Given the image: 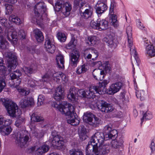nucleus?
Returning <instances> with one entry per match:
<instances>
[{
	"mask_svg": "<svg viewBox=\"0 0 155 155\" xmlns=\"http://www.w3.org/2000/svg\"><path fill=\"white\" fill-rule=\"evenodd\" d=\"M91 65L92 66L100 67L102 65V64L101 61H96L92 62Z\"/></svg>",
	"mask_w": 155,
	"mask_h": 155,
	"instance_id": "bf43d9fd",
	"label": "nucleus"
},
{
	"mask_svg": "<svg viewBox=\"0 0 155 155\" xmlns=\"http://www.w3.org/2000/svg\"><path fill=\"white\" fill-rule=\"evenodd\" d=\"M44 118L36 114H33L31 117V120L32 121L40 122L44 121Z\"/></svg>",
	"mask_w": 155,
	"mask_h": 155,
	"instance_id": "473e14b6",
	"label": "nucleus"
},
{
	"mask_svg": "<svg viewBox=\"0 0 155 155\" xmlns=\"http://www.w3.org/2000/svg\"><path fill=\"white\" fill-rule=\"evenodd\" d=\"M82 0H74V3L76 6H78L80 8V14L81 17L85 19L91 17L92 14V9L90 8L85 9V4L82 2Z\"/></svg>",
	"mask_w": 155,
	"mask_h": 155,
	"instance_id": "39448f33",
	"label": "nucleus"
},
{
	"mask_svg": "<svg viewBox=\"0 0 155 155\" xmlns=\"http://www.w3.org/2000/svg\"><path fill=\"white\" fill-rule=\"evenodd\" d=\"M35 13L36 16V21L41 19V17H40V13H44L46 10V6L43 2H40L37 3L35 7Z\"/></svg>",
	"mask_w": 155,
	"mask_h": 155,
	"instance_id": "1a4fd4ad",
	"label": "nucleus"
},
{
	"mask_svg": "<svg viewBox=\"0 0 155 155\" xmlns=\"http://www.w3.org/2000/svg\"><path fill=\"white\" fill-rule=\"evenodd\" d=\"M95 8L98 14H101L107 10V6L106 3H101L100 2H98L96 5Z\"/></svg>",
	"mask_w": 155,
	"mask_h": 155,
	"instance_id": "4be33fe9",
	"label": "nucleus"
},
{
	"mask_svg": "<svg viewBox=\"0 0 155 155\" xmlns=\"http://www.w3.org/2000/svg\"><path fill=\"white\" fill-rule=\"evenodd\" d=\"M147 54L150 57H154L155 56V48L152 45H148L147 46L146 48Z\"/></svg>",
	"mask_w": 155,
	"mask_h": 155,
	"instance_id": "a878e982",
	"label": "nucleus"
},
{
	"mask_svg": "<svg viewBox=\"0 0 155 155\" xmlns=\"http://www.w3.org/2000/svg\"><path fill=\"white\" fill-rule=\"evenodd\" d=\"M9 43L4 39L2 37L0 36V48L5 49L8 48Z\"/></svg>",
	"mask_w": 155,
	"mask_h": 155,
	"instance_id": "f704fd0d",
	"label": "nucleus"
},
{
	"mask_svg": "<svg viewBox=\"0 0 155 155\" xmlns=\"http://www.w3.org/2000/svg\"><path fill=\"white\" fill-rule=\"evenodd\" d=\"M98 28L97 29L99 31L105 30L108 28V22L105 20H100L98 19Z\"/></svg>",
	"mask_w": 155,
	"mask_h": 155,
	"instance_id": "393cba45",
	"label": "nucleus"
},
{
	"mask_svg": "<svg viewBox=\"0 0 155 155\" xmlns=\"http://www.w3.org/2000/svg\"><path fill=\"white\" fill-rule=\"evenodd\" d=\"M56 60L58 67L59 68H64V61L63 56L61 54H59L56 56Z\"/></svg>",
	"mask_w": 155,
	"mask_h": 155,
	"instance_id": "c85d7f7f",
	"label": "nucleus"
},
{
	"mask_svg": "<svg viewBox=\"0 0 155 155\" xmlns=\"http://www.w3.org/2000/svg\"><path fill=\"white\" fill-rule=\"evenodd\" d=\"M2 102L10 116L14 117H19L21 114V110L18 109L16 104L12 101L7 98L2 99Z\"/></svg>",
	"mask_w": 155,
	"mask_h": 155,
	"instance_id": "7ed1b4c3",
	"label": "nucleus"
},
{
	"mask_svg": "<svg viewBox=\"0 0 155 155\" xmlns=\"http://www.w3.org/2000/svg\"><path fill=\"white\" fill-rule=\"evenodd\" d=\"M152 117V114L147 112L146 113L144 114L143 118L141 119V123H143L144 119L146 120H150L151 119Z\"/></svg>",
	"mask_w": 155,
	"mask_h": 155,
	"instance_id": "3c124183",
	"label": "nucleus"
},
{
	"mask_svg": "<svg viewBox=\"0 0 155 155\" xmlns=\"http://www.w3.org/2000/svg\"><path fill=\"white\" fill-rule=\"evenodd\" d=\"M0 24L6 28H8L10 27L9 23L7 21V20L5 18H0Z\"/></svg>",
	"mask_w": 155,
	"mask_h": 155,
	"instance_id": "49530a36",
	"label": "nucleus"
},
{
	"mask_svg": "<svg viewBox=\"0 0 155 155\" xmlns=\"http://www.w3.org/2000/svg\"><path fill=\"white\" fill-rule=\"evenodd\" d=\"M112 125L111 124H109L105 126L104 128V130L105 134H108L112 130Z\"/></svg>",
	"mask_w": 155,
	"mask_h": 155,
	"instance_id": "4d7b16f0",
	"label": "nucleus"
},
{
	"mask_svg": "<svg viewBox=\"0 0 155 155\" xmlns=\"http://www.w3.org/2000/svg\"><path fill=\"white\" fill-rule=\"evenodd\" d=\"M152 152L155 150V139H153L151 141L150 146Z\"/></svg>",
	"mask_w": 155,
	"mask_h": 155,
	"instance_id": "0e129e2a",
	"label": "nucleus"
},
{
	"mask_svg": "<svg viewBox=\"0 0 155 155\" xmlns=\"http://www.w3.org/2000/svg\"><path fill=\"white\" fill-rule=\"evenodd\" d=\"M88 54L86 56L87 59L92 58V60H95L98 57V52L94 49H90L88 51Z\"/></svg>",
	"mask_w": 155,
	"mask_h": 155,
	"instance_id": "b1692460",
	"label": "nucleus"
},
{
	"mask_svg": "<svg viewBox=\"0 0 155 155\" xmlns=\"http://www.w3.org/2000/svg\"><path fill=\"white\" fill-rule=\"evenodd\" d=\"M45 97L42 95H39L38 98L37 104L38 106H40L43 104Z\"/></svg>",
	"mask_w": 155,
	"mask_h": 155,
	"instance_id": "09e8293b",
	"label": "nucleus"
},
{
	"mask_svg": "<svg viewBox=\"0 0 155 155\" xmlns=\"http://www.w3.org/2000/svg\"><path fill=\"white\" fill-rule=\"evenodd\" d=\"M110 17L111 20V24L115 27H117L119 25L118 21L117 19L116 15L114 14L110 15Z\"/></svg>",
	"mask_w": 155,
	"mask_h": 155,
	"instance_id": "58836bf2",
	"label": "nucleus"
},
{
	"mask_svg": "<svg viewBox=\"0 0 155 155\" xmlns=\"http://www.w3.org/2000/svg\"><path fill=\"white\" fill-rule=\"evenodd\" d=\"M5 6L6 10V14H9L11 13L13 9L12 6L8 4H6Z\"/></svg>",
	"mask_w": 155,
	"mask_h": 155,
	"instance_id": "8fccbe9b",
	"label": "nucleus"
},
{
	"mask_svg": "<svg viewBox=\"0 0 155 155\" xmlns=\"http://www.w3.org/2000/svg\"><path fill=\"white\" fill-rule=\"evenodd\" d=\"M52 135L53 136V139L52 141V144L53 146L58 147H61L64 144V142L63 138L58 135L54 136L53 133H52Z\"/></svg>",
	"mask_w": 155,
	"mask_h": 155,
	"instance_id": "f3484780",
	"label": "nucleus"
},
{
	"mask_svg": "<svg viewBox=\"0 0 155 155\" xmlns=\"http://www.w3.org/2000/svg\"><path fill=\"white\" fill-rule=\"evenodd\" d=\"M50 77L51 76L48 73L42 76L41 81L43 82H47L49 81Z\"/></svg>",
	"mask_w": 155,
	"mask_h": 155,
	"instance_id": "6e6d98bb",
	"label": "nucleus"
},
{
	"mask_svg": "<svg viewBox=\"0 0 155 155\" xmlns=\"http://www.w3.org/2000/svg\"><path fill=\"white\" fill-rule=\"evenodd\" d=\"M101 123L102 121L100 119L94 116L91 121H90L89 124L94 127H96L101 124Z\"/></svg>",
	"mask_w": 155,
	"mask_h": 155,
	"instance_id": "7c9ffc66",
	"label": "nucleus"
},
{
	"mask_svg": "<svg viewBox=\"0 0 155 155\" xmlns=\"http://www.w3.org/2000/svg\"><path fill=\"white\" fill-rule=\"evenodd\" d=\"M6 85L5 80L2 77L0 78V91L1 92Z\"/></svg>",
	"mask_w": 155,
	"mask_h": 155,
	"instance_id": "603ef678",
	"label": "nucleus"
},
{
	"mask_svg": "<svg viewBox=\"0 0 155 155\" xmlns=\"http://www.w3.org/2000/svg\"><path fill=\"white\" fill-rule=\"evenodd\" d=\"M98 109L103 112L109 113L112 112L113 110L112 106L106 102L101 101L100 105L97 106Z\"/></svg>",
	"mask_w": 155,
	"mask_h": 155,
	"instance_id": "2eb2a0df",
	"label": "nucleus"
},
{
	"mask_svg": "<svg viewBox=\"0 0 155 155\" xmlns=\"http://www.w3.org/2000/svg\"><path fill=\"white\" fill-rule=\"evenodd\" d=\"M35 34V37L38 42H41L43 41L44 38L42 32L38 29H36L34 31Z\"/></svg>",
	"mask_w": 155,
	"mask_h": 155,
	"instance_id": "c756f323",
	"label": "nucleus"
},
{
	"mask_svg": "<svg viewBox=\"0 0 155 155\" xmlns=\"http://www.w3.org/2000/svg\"><path fill=\"white\" fill-rule=\"evenodd\" d=\"M105 74L104 71L100 70V72L96 79L98 81H101L104 79Z\"/></svg>",
	"mask_w": 155,
	"mask_h": 155,
	"instance_id": "37998d69",
	"label": "nucleus"
},
{
	"mask_svg": "<svg viewBox=\"0 0 155 155\" xmlns=\"http://www.w3.org/2000/svg\"><path fill=\"white\" fill-rule=\"evenodd\" d=\"M94 116L92 113L87 112L84 114L83 118V120L89 124L90 121H91Z\"/></svg>",
	"mask_w": 155,
	"mask_h": 155,
	"instance_id": "2f4dec72",
	"label": "nucleus"
},
{
	"mask_svg": "<svg viewBox=\"0 0 155 155\" xmlns=\"http://www.w3.org/2000/svg\"><path fill=\"white\" fill-rule=\"evenodd\" d=\"M3 61L2 59L0 58V72L4 75L5 74V68L3 65Z\"/></svg>",
	"mask_w": 155,
	"mask_h": 155,
	"instance_id": "c03bdc74",
	"label": "nucleus"
},
{
	"mask_svg": "<svg viewBox=\"0 0 155 155\" xmlns=\"http://www.w3.org/2000/svg\"><path fill=\"white\" fill-rule=\"evenodd\" d=\"M9 21L17 25H19L21 23L20 19L16 16L12 15L9 18Z\"/></svg>",
	"mask_w": 155,
	"mask_h": 155,
	"instance_id": "e433bc0d",
	"label": "nucleus"
},
{
	"mask_svg": "<svg viewBox=\"0 0 155 155\" xmlns=\"http://www.w3.org/2000/svg\"><path fill=\"white\" fill-rule=\"evenodd\" d=\"M103 66L104 67V69L106 72H108L110 71V64L109 61H105L103 64Z\"/></svg>",
	"mask_w": 155,
	"mask_h": 155,
	"instance_id": "13d9d810",
	"label": "nucleus"
},
{
	"mask_svg": "<svg viewBox=\"0 0 155 155\" xmlns=\"http://www.w3.org/2000/svg\"><path fill=\"white\" fill-rule=\"evenodd\" d=\"M137 25L139 28L141 29H143L144 28V27L143 26V25L141 23L140 20H137Z\"/></svg>",
	"mask_w": 155,
	"mask_h": 155,
	"instance_id": "774afa93",
	"label": "nucleus"
},
{
	"mask_svg": "<svg viewBox=\"0 0 155 155\" xmlns=\"http://www.w3.org/2000/svg\"><path fill=\"white\" fill-rule=\"evenodd\" d=\"M105 137L104 134L101 133L97 132L95 133L91 137L90 139L88 144L93 146H98V147L102 146H106V145L109 146V145L107 144L103 145Z\"/></svg>",
	"mask_w": 155,
	"mask_h": 155,
	"instance_id": "0eeeda50",
	"label": "nucleus"
},
{
	"mask_svg": "<svg viewBox=\"0 0 155 155\" xmlns=\"http://www.w3.org/2000/svg\"><path fill=\"white\" fill-rule=\"evenodd\" d=\"M123 83L120 82H117L111 84L107 89V93L110 95H113L119 91L121 88Z\"/></svg>",
	"mask_w": 155,
	"mask_h": 155,
	"instance_id": "4468645a",
	"label": "nucleus"
},
{
	"mask_svg": "<svg viewBox=\"0 0 155 155\" xmlns=\"http://www.w3.org/2000/svg\"><path fill=\"white\" fill-rule=\"evenodd\" d=\"M117 133L116 130H112L110 133L107 134H105L104 137L106 138H108L109 139H111L114 140L117 136Z\"/></svg>",
	"mask_w": 155,
	"mask_h": 155,
	"instance_id": "72a5a7b5",
	"label": "nucleus"
},
{
	"mask_svg": "<svg viewBox=\"0 0 155 155\" xmlns=\"http://www.w3.org/2000/svg\"><path fill=\"white\" fill-rule=\"evenodd\" d=\"M61 72H58L54 73L53 74V77L54 81L57 82H59L61 77Z\"/></svg>",
	"mask_w": 155,
	"mask_h": 155,
	"instance_id": "a18cd8bd",
	"label": "nucleus"
},
{
	"mask_svg": "<svg viewBox=\"0 0 155 155\" xmlns=\"http://www.w3.org/2000/svg\"><path fill=\"white\" fill-rule=\"evenodd\" d=\"M103 40L111 48H115L117 46L116 40L111 35L107 36L104 38Z\"/></svg>",
	"mask_w": 155,
	"mask_h": 155,
	"instance_id": "aec40b11",
	"label": "nucleus"
},
{
	"mask_svg": "<svg viewBox=\"0 0 155 155\" xmlns=\"http://www.w3.org/2000/svg\"><path fill=\"white\" fill-rule=\"evenodd\" d=\"M77 43V41L76 40L75 38L73 37H72L70 42L65 47L67 49H71L74 48L76 46Z\"/></svg>",
	"mask_w": 155,
	"mask_h": 155,
	"instance_id": "c9c22d12",
	"label": "nucleus"
},
{
	"mask_svg": "<svg viewBox=\"0 0 155 155\" xmlns=\"http://www.w3.org/2000/svg\"><path fill=\"white\" fill-rule=\"evenodd\" d=\"M63 2L61 0H58L55 3L54 8L55 10L57 12L61 11L62 8L63 14L66 17L68 16L70 13L71 9V5L68 2H66L64 5Z\"/></svg>",
	"mask_w": 155,
	"mask_h": 155,
	"instance_id": "423d86ee",
	"label": "nucleus"
},
{
	"mask_svg": "<svg viewBox=\"0 0 155 155\" xmlns=\"http://www.w3.org/2000/svg\"><path fill=\"white\" fill-rule=\"evenodd\" d=\"M24 72L26 74L28 73H32L34 71V70L32 68L30 67H25L23 68Z\"/></svg>",
	"mask_w": 155,
	"mask_h": 155,
	"instance_id": "5fc2aeb1",
	"label": "nucleus"
},
{
	"mask_svg": "<svg viewBox=\"0 0 155 155\" xmlns=\"http://www.w3.org/2000/svg\"><path fill=\"white\" fill-rule=\"evenodd\" d=\"M27 132L25 130H23L18 133L16 142L20 147H24L29 139V137L27 135Z\"/></svg>",
	"mask_w": 155,
	"mask_h": 155,
	"instance_id": "6e6552de",
	"label": "nucleus"
},
{
	"mask_svg": "<svg viewBox=\"0 0 155 155\" xmlns=\"http://www.w3.org/2000/svg\"><path fill=\"white\" fill-rule=\"evenodd\" d=\"M12 120L10 119H4V124L1 126H10V125L12 123Z\"/></svg>",
	"mask_w": 155,
	"mask_h": 155,
	"instance_id": "052dcab7",
	"label": "nucleus"
},
{
	"mask_svg": "<svg viewBox=\"0 0 155 155\" xmlns=\"http://www.w3.org/2000/svg\"><path fill=\"white\" fill-rule=\"evenodd\" d=\"M5 37L12 43L14 44L16 43L17 41V35L16 32L15 30L8 31L5 34Z\"/></svg>",
	"mask_w": 155,
	"mask_h": 155,
	"instance_id": "dca6fc26",
	"label": "nucleus"
},
{
	"mask_svg": "<svg viewBox=\"0 0 155 155\" xmlns=\"http://www.w3.org/2000/svg\"><path fill=\"white\" fill-rule=\"evenodd\" d=\"M59 110L63 114L68 117L67 121L68 123L72 125H77L80 123V119L76 118L75 114L74 108L71 104L66 102H64L57 107Z\"/></svg>",
	"mask_w": 155,
	"mask_h": 155,
	"instance_id": "f03ea898",
	"label": "nucleus"
},
{
	"mask_svg": "<svg viewBox=\"0 0 155 155\" xmlns=\"http://www.w3.org/2000/svg\"><path fill=\"white\" fill-rule=\"evenodd\" d=\"M35 81L34 80H29L28 82L29 86L31 87H34L35 85Z\"/></svg>",
	"mask_w": 155,
	"mask_h": 155,
	"instance_id": "69168bd1",
	"label": "nucleus"
},
{
	"mask_svg": "<svg viewBox=\"0 0 155 155\" xmlns=\"http://www.w3.org/2000/svg\"><path fill=\"white\" fill-rule=\"evenodd\" d=\"M64 91L61 86H59L57 88L54 94V99L58 101H59L64 98Z\"/></svg>",
	"mask_w": 155,
	"mask_h": 155,
	"instance_id": "6ab92c4d",
	"label": "nucleus"
},
{
	"mask_svg": "<svg viewBox=\"0 0 155 155\" xmlns=\"http://www.w3.org/2000/svg\"><path fill=\"white\" fill-rule=\"evenodd\" d=\"M121 139V141L120 143H119L117 141L113 140L112 143V147L114 148H117L119 147L120 146H121L124 142L122 139Z\"/></svg>",
	"mask_w": 155,
	"mask_h": 155,
	"instance_id": "79ce46f5",
	"label": "nucleus"
},
{
	"mask_svg": "<svg viewBox=\"0 0 155 155\" xmlns=\"http://www.w3.org/2000/svg\"><path fill=\"white\" fill-rule=\"evenodd\" d=\"M114 5L113 3L111 4L110 6V8L109 14L110 15H112L114 14Z\"/></svg>",
	"mask_w": 155,
	"mask_h": 155,
	"instance_id": "338daca9",
	"label": "nucleus"
},
{
	"mask_svg": "<svg viewBox=\"0 0 155 155\" xmlns=\"http://www.w3.org/2000/svg\"><path fill=\"white\" fill-rule=\"evenodd\" d=\"M87 70L86 66L85 65H83L78 67L76 70V73L79 74L85 72Z\"/></svg>",
	"mask_w": 155,
	"mask_h": 155,
	"instance_id": "4c0bfd02",
	"label": "nucleus"
},
{
	"mask_svg": "<svg viewBox=\"0 0 155 155\" xmlns=\"http://www.w3.org/2000/svg\"><path fill=\"white\" fill-rule=\"evenodd\" d=\"M21 75V74L19 70H16L10 74V76L12 81L13 80L16 79L15 81H14L15 82L13 84H10L11 86L17 88L19 85L21 81V79L19 77Z\"/></svg>",
	"mask_w": 155,
	"mask_h": 155,
	"instance_id": "9b49d317",
	"label": "nucleus"
},
{
	"mask_svg": "<svg viewBox=\"0 0 155 155\" xmlns=\"http://www.w3.org/2000/svg\"><path fill=\"white\" fill-rule=\"evenodd\" d=\"M70 155H84L82 151L80 150L72 149L69 151Z\"/></svg>",
	"mask_w": 155,
	"mask_h": 155,
	"instance_id": "ea45409f",
	"label": "nucleus"
},
{
	"mask_svg": "<svg viewBox=\"0 0 155 155\" xmlns=\"http://www.w3.org/2000/svg\"><path fill=\"white\" fill-rule=\"evenodd\" d=\"M101 87L99 86H91L89 88L88 91L80 90L77 92L74 87H71L67 94L68 99L71 101H76V93L80 97H86L88 98H94L95 96V94H102L104 92L101 90Z\"/></svg>",
	"mask_w": 155,
	"mask_h": 155,
	"instance_id": "f257e3e1",
	"label": "nucleus"
},
{
	"mask_svg": "<svg viewBox=\"0 0 155 155\" xmlns=\"http://www.w3.org/2000/svg\"><path fill=\"white\" fill-rule=\"evenodd\" d=\"M126 32L128 37H132V28L130 26H128L127 27Z\"/></svg>",
	"mask_w": 155,
	"mask_h": 155,
	"instance_id": "e2e57ef3",
	"label": "nucleus"
},
{
	"mask_svg": "<svg viewBox=\"0 0 155 155\" xmlns=\"http://www.w3.org/2000/svg\"><path fill=\"white\" fill-rule=\"evenodd\" d=\"M101 69H94L92 72V75L94 78L96 79L97 75H98Z\"/></svg>",
	"mask_w": 155,
	"mask_h": 155,
	"instance_id": "680f3d73",
	"label": "nucleus"
},
{
	"mask_svg": "<svg viewBox=\"0 0 155 155\" xmlns=\"http://www.w3.org/2000/svg\"><path fill=\"white\" fill-rule=\"evenodd\" d=\"M49 149V146L45 145L38 148L36 150V153L38 155H41L48 151Z\"/></svg>",
	"mask_w": 155,
	"mask_h": 155,
	"instance_id": "cd10ccee",
	"label": "nucleus"
},
{
	"mask_svg": "<svg viewBox=\"0 0 155 155\" xmlns=\"http://www.w3.org/2000/svg\"><path fill=\"white\" fill-rule=\"evenodd\" d=\"M34 101L32 97H24L20 102V105L21 107L25 108L33 105Z\"/></svg>",
	"mask_w": 155,
	"mask_h": 155,
	"instance_id": "412c9836",
	"label": "nucleus"
},
{
	"mask_svg": "<svg viewBox=\"0 0 155 155\" xmlns=\"http://www.w3.org/2000/svg\"><path fill=\"white\" fill-rule=\"evenodd\" d=\"M145 92L143 90H140L136 92V95L137 98H140L141 101L144 100Z\"/></svg>",
	"mask_w": 155,
	"mask_h": 155,
	"instance_id": "a19ab883",
	"label": "nucleus"
},
{
	"mask_svg": "<svg viewBox=\"0 0 155 155\" xmlns=\"http://www.w3.org/2000/svg\"><path fill=\"white\" fill-rule=\"evenodd\" d=\"M98 20L96 22L92 20L90 22V26L94 29H97V28H98Z\"/></svg>",
	"mask_w": 155,
	"mask_h": 155,
	"instance_id": "864d4df0",
	"label": "nucleus"
},
{
	"mask_svg": "<svg viewBox=\"0 0 155 155\" xmlns=\"http://www.w3.org/2000/svg\"><path fill=\"white\" fill-rule=\"evenodd\" d=\"M12 131L10 126H1L0 133L3 135H8L10 134Z\"/></svg>",
	"mask_w": 155,
	"mask_h": 155,
	"instance_id": "bb28decb",
	"label": "nucleus"
},
{
	"mask_svg": "<svg viewBox=\"0 0 155 155\" xmlns=\"http://www.w3.org/2000/svg\"><path fill=\"white\" fill-rule=\"evenodd\" d=\"M99 38L95 36H90L86 38V42L87 44L90 46H93L97 44Z\"/></svg>",
	"mask_w": 155,
	"mask_h": 155,
	"instance_id": "5701e85b",
	"label": "nucleus"
},
{
	"mask_svg": "<svg viewBox=\"0 0 155 155\" xmlns=\"http://www.w3.org/2000/svg\"><path fill=\"white\" fill-rule=\"evenodd\" d=\"M8 70L10 72L12 69H14L17 64L16 56L13 55L11 53H9L7 54Z\"/></svg>",
	"mask_w": 155,
	"mask_h": 155,
	"instance_id": "f8f14e48",
	"label": "nucleus"
},
{
	"mask_svg": "<svg viewBox=\"0 0 155 155\" xmlns=\"http://www.w3.org/2000/svg\"><path fill=\"white\" fill-rule=\"evenodd\" d=\"M98 147L88 144L86 150V155H105L109 152V146Z\"/></svg>",
	"mask_w": 155,
	"mask_h": 155,
	"instance_id": "20e7f679",
	"label": "nucleus"
},
{
	"mask_svg": "<svg viewBox=\"0 0 155 155\" xmlns=\"http://www.w3.org/2000/svg\"><path fill=\"white\" fill-rule=\"evenodd\" d=\"M80 56L79 52L74 49L71 54L70 64L74 67L77 66L79 61V58Z\"/></svg>",
	"mask_w": 155,
	"mask_h": 155,
	"instance_id": "a211bd4d",
	"label": "nucleus"
},
{
	"mask_svg": "<svg viewBox=\"0 0 155 155\" xmlns=\"http://www.w3.org/2000/svg\"><path fill=\"white\" fill-rule=\"evenodd\" d=\"M128 46L130 48L131 54V55H133L135 59L134 60H133L131 61V62L133 65V68L134 69L133 71H134V64L136 65L137 64V62L139 61L138 57L135 47L133 46V42L132 37H128Z\"/></svg>",
	"mask_w": 155,
	"mask_h": 155,
	"instance_id": "9d476101",
	"label": "nucleus"
},
{
	"mask_svg": "<svg viewBox=\"0 0 155 155\" xmlns=\"http://www.w3.org/2000/svg\"><path fill=\"white\" fill-rule=\"evenodd\" d=\"M45 48L47 51L49 53H53L55 49L54 45V39L53 38L48 37L46 39L45 44Z\"/></svg>",
	"mask_w": 155,
	"mask_h": 155,
	"instance_id": "ddd939ff",
	"label": "nucleus"
},
{
	"mask_svg": "<svg viewBox=\"0 0 155 155\" xmlns=\"http://www.w3.org/2000/svg\"><path fill=\"white\" fill-rule=\"evenodd\" d=\"M58 38L61 41L64 42L66 39L65 34L61 33L59 32L57 34Z\"/></svg>",
	"mask_w": 155,
	"mask_h": 155,
	"instance_id": "de8ad7c7",
	"label": "nucleus"
}]
</instances>
